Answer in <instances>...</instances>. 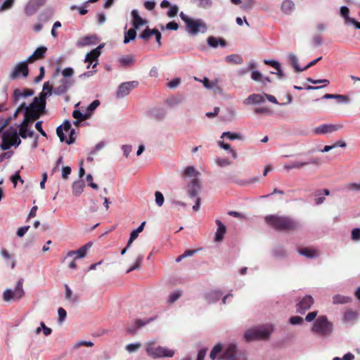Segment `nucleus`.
Instances as JSON below:
<instances>
[{
  "mask_svg": "<svg viewBox=\"0 0 360 360\" xmlns=\"http://www.w3.org/2000/svg\"><path fill=\"white\" fill-rule=\"evenodd\" d=\"M264 219L269 226L277 231H294L300 227L299 221L288 216L269 214L266 215Z\"/></svg>",
  "mask_w": 360,
  "mask_h": 360,
  "instance_id": "obj_1",
  "label": "nucleus"
},
{
  "mask_svg": "<svg viewBox=\"0 0 360 360\" xmlns=\"http://www.w3.org/2000/svg\"><path fill=\"white\" fill-rule=\"evenodd\" d=\"M179 16L185 22L186 30L190 34L195 36L200 32L205 33L207 32V25L202 19L198 18L193 20L186 15L184 12H181Z\"/></svg>",
  "mask_w": 360,
  "mask_h": 360,
  "instance_id": "obj_2",
  "label": "nucleus"
},
{
  "mask_svg": "<svg viewBox=\"0 0 360 360\" xmlns=\"http://www.w3.org/2000/svg\"><path fill=\"white\" fill-rule=\"evenodd\" d=\"M272 325H264L248 329L244 334L247 342L256 340H266L269 338L273 331Z\"/></svg>",
  "mask_w": 360,
  "mask_h": 360,
  "instance_id": "obj_3",
  "label": "nucleus"
},
{
  "mask_svg": "<svg viewBox=\"0 0 360 360\" xmlns=\"http://www.w3.org/2000/svg\"><path fill=\"white\" fill-rule=\"evenodd\" d=\"M74 72L73 68L70 67L65 68L61 71L63 78L60 81V85L54 88L55 95L60 96L65 94L74 85Z\"/></svg>",
  "mask_w": 360,
  "mask_h": 360,
  "instance_id": "obj_4",
  "label": "nucleus"
},
{
  "mask_svg": "<svg viewBox=\"0 0 360 360\" xmlns=\"http://www.w3.org/2000/svg\"><path fill=\"white\" fill-rule=\"evenodd\" d=\"M311 331L320 336H328L333 332V323L326 316H319L314 321Z\"/></svg>",
  "mask_w": 360,
  "mask_h": 360,
  "instance_id": "obj_5",
  "label": "nucleus"
},
{
  "mask_svg": "<svg viewBox=\"0 0 360 360\" xmlns=\"http://www.w3.org/2000/svg\"><path fill=\"white\" fill-rule=\"evenodd\" d=\"M146 352L147 354L153 358L172 357L174 351L165 347L157 346L155 342H148L146 344Z\"/></svg>",
  "mask_w": 360,
  "mask_h": 360,
  "instance_id": "obj_6",
  "label": "nucleus"
},
{
  "mask_svg": "<svg viewBox=\"0 0 360 360\" xmlns=\"http://www.w3.org/2000/svg\"><path fill=\"white\" fill-rule=\"evenodd\" d=\"M44 110L45 108H41V105L38 103L37 99L33 98L32 102L29 105L25 104L22 121L30 124L34 120L39 119Z\"/></svg>",
  "mask_w": 360,
  "mask_h": 360,
  "instance_id": "obj_7",
  "label": "nucleus"
},
{
  "mask_svg": "<svg viewBox=\"0 0 360 360\" xmlns=\"http://www.w3.org/2000/svg\"><path fill=\"white\" fill-rule=\"evenodd\" d=\"M23 278H20L16 283L14 290L9 288L4 290L3 293V300L6 302H9L13 299L20 300L25 294L23 288Z\"/></svg>",
  "mask_w": 360,
  "mask_h": 360,
  "instance_id": "obj_8",
  "label": "nucleus"
},
{
  "mask_svg": "<svg viewBox=\"0 0 360 360\" xmlns=\"http://www.w3.org/2000/svg\"><path fill=\"white\" fill-rule=\"evenodd\" d=\"M222 360H247L244 354L238 352L235 344H229L221 355Z\"/></svg>",
  "mask_w": 360,
  "mask_h": 360,
  "instance_id": "obj_9",
  "label": "nucleus"
},
{
  "mask_svg": "<svg viewBox=\"0 0 360 360\" xmlns=\"http://www.w3.org/2000/svg\"><path fill=\"white\" fill-rule=\"evenodd\" d=\"M139 82L137 81H131L120 84L116 91V97L122 98L127 96L132 89L137 87Z\"/></svg>",
  "mask_w": 360,
  "mask_h": 360,
  "instance_id": "obj_10",
  "label": "nucleus"
},
{
  "mask_svg": "<svg viewBox=\"0 0 360 360\" xmlns=\"http://www.w3.org/2000/svg\"><path fill=\"white\" fill-rule=\"evenodd\" d=\"M20 74L22 77H27L29 74L28 65L23 61L18 63L13 69L10 74V79H15L18 77Z\"/></svg>",
  "mask_w": 360,
  "mask_h": 360,
  "instance_id": "obj_11",
  "label": "nucleus"
},
{
  "mask_svg": "<svg viewBox=\"0 0 360 360\" xmlns=\"http://www.w3.org/2000/svg\"><path fill=\"white\" fill-rule=\"evenodd\" d=\"M104 46V44H100L98 47L94 49V50L89 52L85 57L84 62L89 63L87 65L86 68L89 69L91 65V63L96 61V63L92 65V68H94L98 65V58L101 55V49Z\"/></svg>",
  "mask_w": 360,
  "mask_h": 360,
  "instance_id": "obj_12",
  "label": "nucleus"
},
{
  "mask_svg": "<svg viewBox=\"0 0 360 360\" xmlns=\"http://www.w3.org/2000/svg\"><path fill=\"white\" fill-rule=\"evenodd\" d=\"M314 298L309 295H305L297 304L296 311L297 313L304 314L309 310L314 304Z\"/></svg>",
  "mask_w": 360,
  "mask_h": 360,
  "instance_id": "obj_13",
  "label": "nucleus"
},
{
  "mask_svg": "<svg viewBox=\"0 0 360 360\" xmlns=\"http://www.w3.org/2000/svg\"><path fill=\"white\" fill-rule=\"evenodd\" d=\"M166 114L165 109L161 107H155L147 111V116L158 122L163 120Z\"/></svg>",
  "mask_w": 360,
  "mask_h": 360,
  "instance_id": "obj_14",
  "label": "nucleus"
},
{
  "mask_svg": "<svg viewBox=\"0 0 360 360\" xmlns=\"http://www.w3.org/2000/svg\"><path fill=\"white\" fill-rule=\"evenodd\" d=\"M320 165L321 162L317 159V158H310L307 162H298V161H294L292 162L289 165H285V169L287 170H290L293 169H300L302 168L306 165Z\"/></svg>",
  "mask_w": 360,
  "mask_h": 360,
  "instance_id": "obj_15",
  "label": "nucleus"
},
{
  "mask_svg": "<svg viewBox=\"0 0 360 360\" xmlns=\"http://www.w3.org/2000/svg\"><path fill=\"white\" fill-rule=\"evenodd\" d=\"M92 245L93 243L90 241L77 250H72L68 252L67 257H71L75 255V259H82L86 257L88 250L92 246Z\"/></svg>",
  "mask_w": 360,
  "mask_h": 360,
  "instance_id": "obj_16",
  "label": "nucleus"
},
{
  "mask_svg": "<svg viewBox=\"0 0 360 360\" xmlns=\"http://www.w3.org/2000/svg\"><path fill=\"white\" fill-rule=\"evenodd\" d=\"M201 186L199 180L197 179H193L187 186V192L188 196L191 198H197Z\"/></svg>",
  "mask_w": 360,
  "mask_h": 360,
  "instance_id": "obj_17",
  "label": "nucleus"
},
{
  "mask_svg": "<svg viewBox=\"0 0 360 360\" xmlns=\"http://www.w3.org/2000/svg\"><path fill=\"white\" fill-rule=\"evenodd\" d=\"M341 128V126H338L335 124H321L314 129V133L316 134H326L328 133H332L333 131H335Z\"/></svg>",
  "mask_w": 360,
  "mask_h": 360,
  "instance_id": "obj_18",
  "label": "nucleus"
},
{
  "mask_svg": "<svg viewBox=\"0 0 360 360\" xmlns=\"http://www.w3.org/2000/svg\"><path fill=\"white\" fill-rule=\"evenodd\" d=\"M45 1L46 0H30L25 8V12L27 15H33Z\"/></svg>",
  "mask_w": 360,
  "mask_h": 360,
  "instance_id": "obj_19",
  "label": "nucleus"
},
{
  "mask_svg": "<svg viewBox=\"0 0 360 360\" xmlns=\"http://www.w3.org/2000/svg\"><path fill=\"white\" fill-rule=\"evenodd\" d=\"M34 94V91L32 89H24L23 91L16 89L13 91V102L17 104L21 98H27L32 96Z\"/></svg>",
  "mask_w": 360,
  "mask_h": 360,
  "instance_id": "obj_20",
  "label": "nucleus"
},
{
  "mask_svg": "<svg viewBox=\"0 0 360 360\" xmlns=\"http://www.w3.org/2000/svg\"><path fill=\"white\" fill-rule=\"evenodd\" d=\"M154 318H150L148 319H137L134 321V326L131 327H129L127 328V332L129 334H135L136 331L141 328V327L145 326L151 321H153Z\"/></svg>",
  "mask_w": 360,
  "mask_h": 360,
  "instance_id": "obj_21",
  "label": "nucleus"
},
{
  "mask_svg": "<svg viewBox=\"0 0 360 360\" xmlns=\"http://www.w3.org/2000/svg\"><path fill=\"white\" fill-rule=\"evenodd\" d=\"M28 124L29 123L22 121L19 125V135L22 139L32 137L34 135V131L28 128Z\"/></svg>",
  "mask_w": 360,
  "mask_h": 360,
  "instance_id": "obj_22",
  "label": "nucleus"
},
{
  "mask_svg": "<svg viewBox=\"0 0 360 360\" xmlns=\"http://www.w3.org/2000/svg\"><path fill=\"white\" fill-rule=\"evenodd\" d=\"M216 224L217 225V229L214 234V240L217 242H220L223 240L224 236L226 231V226L219 219L216 220Z\"/></svg>",
  "mask_w": 360,
  "mask_h": 360,
  "instance_id": "obj_23",
  "label": "nucleus"
},
{
  "mask_svg": "<svg viewBox=\"0 0 360 360\" xmlns=\"http://www.w3.org/2000/svg\"><path fill=\"white\" fill-rule=\"evenodd\" d=\"M264 95L259 94H250L245 101H243L244 104H260L264 102Z\"/></svg>",
  "mask_w": 360,
  "mask_h": 360,
  "instance_id": "obj_24",
  "label": "nucleus"
},
{
  "mask_svg": "<svg viewBox=\"0 0 360 360\" xmlns=\"http://www.w3.org/2000/svg\"><path fill=\"white\" fill-rule=\"evenodd\" d=\"M132 17V24L135 29H139L141 26L145 25L146 21L144 20L139 14L136 9H133L131 12Z\"/></svg>",
  "mask_w": 360,
  "mask_h": 360,
  "instance_id": "obj_25",
  "label": "nucleus"
},
{
  "mask_svg": "<svg viewBox=\"0 0 360 360\" xmlns=\"http://www.w3.org/2000/svg\"><path fill=\"white\" fill-rule=\"evenodd\" d=\"M54 94V89L49 88L48 91H42L39 96H36L34 99H37L38 103L41 105V108H46V98Z\"/></svg>",
  "mask_w": 360,
  "mask_h": 360,
  "instance_id": "obj_26",
  "label": "nucleus"
},
{
  "mask_svg": "<svg viewBox=\"0 0 360 360\" xmlns=\"http://www.w3.org/2000/svg\"><path fill=\"white\" fill-rule=\"evenodd\" d=\"M295 9V4L292 0H283L281 5V11L286 14L290 15Z\"/></svg>",
  "mask_w": 360,
  "mask_h": 360,
  "instance_id": "obj_27",
  "label": "nucleus"
},
{
  "mask_svg": "<svg viewBox=\"0 0 360 360\" xmlns=\"http://www.w3.org/2000/svg\"><path fill=\"white\" fill-rule=\"evenodd\" d=\"M222 293L219 290H212L205 295V298L210 304L217 302L221 297Z\"/></svg>",
  "mask_w": 360,
  "mask_h": 360,
  "instance_id": "obj_28",
  "label": "nucleus"
},
{
  "mask_svg": "<svg viewBox=\"0 0 360 360\" xmlns=\"http://www.w3.org/2000/svg\"><path fill=\"white\" fill-rule=\"evenodd\" d=\"M297 252L302 256L305 257L313 259L318 257V252L316 250L309 248H304L297 249Z\"/></svg>",
  "mask_w": 360,
  "mask_h": 360,
  "instance_id": "obj_29",
  "label": "nucleus"
},
{
  "mask_svg": "<svg viewBox=\"0 0 360 360\" xmlns=\"http://www.w3.org/2000/svg\"><path fill=\"white\" fill-rule=\"evenodd\" d=\"M84 186L85 184L83 180L79 179L75 181L72 186L73 195L76 196L80 195L84 191Z\"/></svg>",
  "mask_w": 360,
  "mask_h": 360,
  "instance_id": "obj_30",
  "label": "nucleus"
},
{
  "mask_svg": "<svg viewBox=\"0 0 360 360\" xmlns=\"http://www.w3.org/2000/svg\"><path fill=\"white\" fill-rule=\"evenodd\" d=\"M207 44L212 48H217L219 45L221 46H226V41L221 38H216L214 37H210L207 38Z\"/></svg>",
  "mask_w": 360,
  "mask_h": 360,
  "instance_id": "obj_31",
  "label": "nucleus"
},
{
  "mask_svg": "<svg viewBox=\"0 0 360 360\" xmlns=\"http://www.w3.org/2000/svg\"><path fill=\"white\" fill-rule=\"evenodd\" d=\"M96 39H97V37L96 36H86L77 42V46H85L94 44L95 43L94 41Z\"/></svg>",
  "mask_w": 360,
  "mask_h": 360,
  "instance_id": "obj_32",
  "label": "nucleus"
},
{
  "mask_svg": "<svg viewBox=\"0 0 360 360\" xmlns=\"http://www.w3.org/2000/svg\"><path fill=\"white\" fill-rule=\"evenodd\" d=\"M288 59L290 61L291 65L294 68L296 72H302L304 70H302L303 68H300L299 66V60L297 56L294 53H289L288 54Z\"/></svg>",
  "mask_w": 360,
  "mask_h": 360,
  "instance_id": "obj_33",
  "label": "nucleus"
},
{
  "mask_svg": "<svg viewBox=\"0 0 360 360\" xmlns=\"http://www.w3.org/2000/svg\"><path fill=\"white\" fill-rule=\"evenodd\" d=\"M352 300V298L348 296H344L341 295H334L333 297V303L335 304H346L348 302H350Z\"/></svg>",
  "mask_w": 360,
  "mask_h": 360,
  "instance_id": "obj_34",
  "label": "nucleus"
},
{
  "mask_svg": "<svg viewBox=\"0 0 360 360\" xmlns=\"http://www.w3.org/2000/svg\"><path fill=\"white\" fill-rule=\"evenodd\" d=\"M184 101L183 96H172L167 100V104L170 107H176L181 104Z\"/></svg>",
  "mask_w": 360,
  "mask_h": 360,
  "instance_id": "obj_35",
  "label": "nucleus"
},
{
  "mask_svg": "<svg viewBox=\"0 0 360 360\" xmlns=\"http://www.w3.org/2000/svg\"><path fill=\"white\" fill-rule=\"evenodd\" d=\"M226 61L230 63L242 64L243 60L238 54H231L226 57Z\"/></svg>",
  "mask_w": 360,
  "mask_h": 360,
  "instance_id": "obj_36",
  "label": "nucleus"
},
{
  "mask_svg": "<svg viewBox=\"0 0 360 360\" xmlns=\"http://www.w3.org/2000/svg\"><path fill=\"white\" fill-rule=\"evenodd\" d=\"M272 255L275 257L284 258L286 256V252L283 246H277L272 250Z\"/></svg>",
  "mask_w": 360,
  "mask_h": 360,
  "instance_id": "obj_37",
  "label": "nucleus"
},
{
  "mask_svg": "<svg viewBox=\"0 0 360 360\" xmlns=\"http://www.w3.org/2000/svg\"><path fill=\"white\" fill-rule=\"evenodd\" d=\"M136 37L135 28H131L124 33V44H128L130 41L134 40Z\"/></svg>",
  "mask_w": 360,
  "mask_h": 360,
  "instance_id": "obj_38",
  "label": "nucleus"
},
{
  "mask_svg": "<svg viewBox=\"0 0 360 360\" xmlns=\"http://www.w3.org/2000/svg\"><path fill=\"white\" fill-rule=\"evenodd\" d=\"M193 4H196L197 6L202 8H210L212 6V0H191Z\"/></svg>",
  "mask_w": 360,
  "mask_h": 360,
  "instance_id": "obj_39",
  "label": "nucleus"
},
{
  "mask_svg": "<svg viewBox=\"0 0 360 360\" xmlns=\"http://www.w3.org/2000/svg\"><path fill=\"white\" fill-rule=\"evenodd\" d=\"M224 137H227L230 140H241L243 139V136L239 133L226 131L222 133L221 138L223 139Z\"/></svg>",
  "mask_w": 360,
  "mask_h": 360,
  "instance_id": "obj_40",
  "label": "nucleus"
},
{
  "mask_svg": "<svg viewBox=\"0 0 360 360\" xmlns=\"http://www.w3.org/2000/svg\"><path fill=\"white\" fill-rule=\"evenodd\" d=\"M17 135H18L17 129L14 127H10L3 133L2 136H4V139L6 138L10 140L11 139L14 138Z\"/></svg>",
  "mask_w": 360,
  "mask_h": 360,
  "instance_id": "obj_41",
  "label": "nucleus"
},
{
  "mask_svg": "<svg viewBox=\"0 0 360 360\" xmlns=\"http://www.w3.org/2000/svg\"><path fill=\"white\" fill-rule=\"evenodd\" d=\"M72 116L76 120H85L90 117V114H89L88 112L82 113L79 110H74L72 112Z\"/></svg>",
  "mask_w": 360,
  "mask_h": 360,
  "instance_id": "obj_42",
  "label": "nucleus"
},
{
  "mask_svg": "<svg viewBox=\"0 0 360 360\" xmlns=\"http://www.w3.org/2000/svg\"><path fill=\"white\" fill-rule=\"evenodd\" d=\"M222 351V345L220 343L217 344L211 350L210 354V358L212 360H215L217 356Z\"/></svg>",
  "mask_w": 360,
  "mask_h": 360,
  "instance_id": "obj_43",
  "label": "nucleus"
},
{
  "mask_svg": "<svg viewBox=\"0 0 360 360\" xmlns=\"http://www.w3.org/2000/svg\"><path fill=\"white\" fill-rule=\"evenodd\" d=\"M47 51V48L46 46H41L38 47L33 53L34 56L38 59H42L45 56V53Z\"/></svg>",
  "mask_w": 360,
  "mask_h": 360,
  "instance_id": "obj_44",
  "label": "nucleus"
},
{
  "mask_svg": "<svg viewBox=\"0 0 360 360\" xmlns=\"http://www.w3.org/2000/svg\"><path fill=\"white\" fill-rule=\"evenodd\" d=\"M143 257H144L143 255H138L136 259L135 263L129 269L127 270V273L128 274L134 270L139 269L141 265Z\"/></svg>",
  "mask_w": 360,
  "mask_h": 360,
  "instance_id": "obj_45",
  "label": "nucleus"
},
{
  "mask_svg": "<svg viewBox=\"0 0 360 360\" xmlns=\"http://www.w3.org/2000/svg\"><path fill=\"white\" fill-rule=\"evenodd\" d=\"M340 15L342 17L345 18L346 23H350V20H352L353 18H350L349 16V9L348 7L343 6L340 9Z\"/></svg>",
  "mask_w": 360,
  "mask_h": 360,
  "instance_id": "obj_46",
  "label": "nucleus"
},
{
  "mask_svg": "<svg viewBox=\"0 0 360 360\" xmlns=\"http://www.w3.org/2000/svg\"><path fill=\"white\" fill-rule=\"evenodd\" d=\"M181 291L179 290L171 292L168 297V302L170 304L174 303L181 296Z\"/></svg>",
  "mask_w": 360,
  "mask_h": 360,
  "instance_id": "obj_47",
  "label": "nucleus"
},
{
  "mask_svg": "<svg viewBox=\"0 0 360 360\" xmlns=\"http://www.w3.org/2000/svg\"><path fill=\"white\" fill-rule=\"evenodd\" d=\"M65 299L69 301L73 302H77V298L76 297L72 296V292L71 289L70 288V287L68 286V285H67V284L65 285Z\"/></svg>",
  "mask_w": 360,
  "mask_h": 360,
  "instance_id": "obj_48",
  "label": "nucleus"
},
{
  "mask_svg": "<svg viewBox=\"0 0 360 360\" xmlns=\"http://www.w3.org/2000/svg\"><path fill=\"white\" fill-rule=\"evenodd\" d=\"M344 317L346 321H352L356 320L358 314L356 311L348 310L345 313Z\"/></svg>",
  "mask_w": 360,
  "mask_h": 360,
  "instance_id": "obj_49",
  "label": "nucleus"
},
{
  "mask_svg": "<svg viewBox=\"0 0 360 360\" xmlns=\"http://www.w3.org/2000/svg\"><path fill=\"white\" fill-rule=\"evenodd\" d=\"M184 174L188 176H196L199 175V172L193 166H188L185 168Z\"/></svg>",
  "mask_w": 360,
  "mask_h": 360,
  "instance_id": "obj_50",
  "label": "nucleus"
},
{
  "mask_svg": "<svg viewBox=\"0 0 360 360\" xmlns=\"http://www.w3.org/2000/svg\"><path fill=\"white\" fill-rule=\"evenodd\" d=\"M251 78L254 81L260 82L262 83H264L263 75L258 70H253L252 72V73H251Z\"/></svg>",
  "mask_w": 360,
  "mask_h": 360,
  "instance_id": "obj_51",
  "label": "nucleus"
},
{
  "mask_svg": "<svg viewBox=\"0 0 360 360\" xmlns=\"http://www.w3.org/2000/svg\"><path fill=\"white\" fill-rule=\"evenodd\" d=\"M11 181L13 184L14 187L16 186L18 181L22 184H24V180L21 178L19 171L15 172V174L11 176Z\"/></svg>",
  "mask_w": 360,
  "mask_h": 360,
  "instance_id": "obj_52",
  "label": "nucleus"
},
{
  "mask_svg": "<svg viewBox=\"0 0 360 360\" xmlns=\"http://www.w3.org/2000/svg\"><path fill=\"white\" fill-rule=\"evenodd\" d=\"M155 203L158 207H161L165 201V198L162 195V193L160 191H156L155 193Z\"/></svg>",
  "mask_w": 360,
  "mask_h": 360,
  "instance_id": "obj_53",
  "label": "nucleus"
},
{
  "mask_svg": "<svg viewBox=\"0 0 360 360\" xmlns=\"http://www.w3.org/2000/svg\"><path fill=\"white\" fill-rule=\"evenodd\" d=\"M153 33V29L150 30L149 27H146L143 32L140 34V38L144 40H148Z\"/></svg>",
  "mask_w": 360,
  "mask_h": 360,
  "instance_id": "obj_54",
  "label": "nucleus"
},
{
  "mask_svg": "<svg viewBox=\"0 0 360 360\" xmlns=\"http://www.w3.org/2000/svg\"><path fill=\"white\" fill-rule=\"evenodd\" d=\"M253 0H243L240 7L244 11H250L253 7Z\"/></svg>",
  "mask_w": 360,
  "mask_h": 360,
  "instance_id": "obj_55",
  "label": "nucleus"
},
{
  "mask_svg": "<svg viewBox=\"0 0 360 360\" xmlns=\"http://www.w3.org/2000/svg\"><path fill=\"white\" fill-rule=\"evenodd\" d=\"M101 104L99 100H94L90 105L86 108V112L91 115V112L95 110Z\"/></svg>",
  "mask_w": 360,
  "mask_h": 360,
  "instance_id": "obj_56",
  "label": "nucleus"
},
{
  "mask_svg": "<svg viewBox=\"0 0 360 360\" xmlns=\"http://www.w3.org/2000/svg\"><path fill=\"white\" fill-rule=\"evenodd\" d=\"M141 343H131V344H129L126 346V349L131 353V352H136V350H138L140 347H141Z\"/></svg>",
  "mask_w": 360,
  "mask_h": 360,
  "instance_id": "obj_57",
  "label": "nucleus"
},
{
  "mask_svg": "<svg viewBox=\"0 0 360 360\" xmlns=\"http://www.w3.org/2000/svg\"><path fill=\"white\" fill-rule=\"evenodd\" d=\"M94 345V342L91 341L81 340L75 343V345H74V348L77 349L82 346L93 347Z\"/></svg>",
  "mask_w": 360,
  "mask_h": 360,
  "instance_id": "obj_58",
  "label": "nucleus"
},
{
  "mask_svg": "<svg viewBox=\"0 0 360 360\" xmlns=\"http://www.w3.org/2000/svg\"><path fill=\"white\" fill-rule=\"evenodd\" d=\"M11 146H12V144L11 143L10 140L6 138L4 139V136H2V143L0 146L1 148L3 150H7L10 149V148Z\"/></svg>",
  "mask_w": 360,
  "mask_h": 360,
  "instance_id": "obj_59",
  "label": "nucleus"
},
{
  "mask_svg": "<svg viewBox=\"0 0 360 360\" xmlns=\"http://www.w3.org/2000/svg\"><path fill=\"white\" fill-rule=\"evenodd\" d=\"M179 8L176 5H172L169 7V9L167 11V15L169 18H173L176 16L178 13Z\"/></svg>",
  "mask_w": 360,
  "mask_h": 360,
  "instance_id": "obj_60",
  "label": "nucleus"
},
{
  "mask_svg": "<svg viewBox=\"0 0 360 360\" xmlns=\"http://www.w3.org/2000/svg\"><path fill=\"white\" fill-rule=\"evenodd\" d=\"M14 0H5L0 6V12L12 7Z\"/></svg>",
  "mask_w": 360,
  "mask_h": 360,
  "instance_id": "obj_61",
  "label": "nucleus"
},
{
  "mask_svg": "<svg viewBox=\"0 0 360 360\" xmlns=\"http://www.w3.org/2000/svg\"><path fill=\"white\" fill-rule=\"evenodd\" d=\"M333 99H336L340 103H348L349 102V98L345 95L335 94Z\"/></svg>",
  "mask_w": 360,
  "mask_h": 360,
  "instance_id": "obj_62",
  "label": "nucleus"
},
{
  "mask_svg": "<svg viewBox=\"0 0 360 360\" xmlns=\"http://www.w3.org/2000/svg\"><path fill=\"white\" fill-rule=\"evenodd\" d=\"M351 238L354 241L360 240V228H354L352 229Z\"/></svg>",
  "mask_w": 360,
  "mask_h": 360,
  "instance_id": "obj_63",
  "label": "nucleus"
},
{
  "mask_svg": "<svg viewBox=\"0 0 360 360\" xmlns=\"http://www.w3.org/2000/svg\"><path fill=\"white\" fill-rule=\"evenodd\" d=\"M58 322L63 323L67 316L66 311L63 308L60 307L58 309Z\"/></svg>",
  "mask_w": 360,
  "mask_h": 360,
  "instance_id": "obj_64",
  "label": "nucleus"
}]
</instances>
